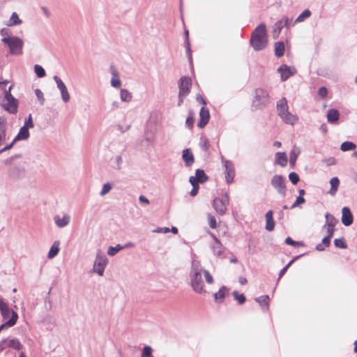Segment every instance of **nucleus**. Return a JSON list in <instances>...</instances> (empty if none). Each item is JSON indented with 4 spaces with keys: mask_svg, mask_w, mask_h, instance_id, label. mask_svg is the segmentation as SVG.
Returning <instances> with one entry per match:
<instances>
[{
    "mask_svg": "<svg viewBox=\"0 0 357 357\" xmlns=\"http://www.w3.org/2000/svg\"><path fill=\"white\" fill-rule=\"evenodd\" d=\"M266 27L264 23L259 24L252 31L250 43L255 51H261L267 45Z\"/></svg>",
    "mask_w": 357,
    "mask_h": 357,
    "instance_id": "f257e3e1",
    "label": "nucleus"
},
{
    "mask_svg": "<svg viewBox=\"0 0 357 357\" xmlns=\"http://www.w3.org/2000/svg\"><path fill=\"white\" fill-rule=\"evenodd\" d=\"M22 154H15L4 160L3 163L6 165H10L8 170V178L13 181H17L23 178L26 175L25 168L23 164L19 163L14 165L13 162L17 158H21Z\"/></svg>",
    "mask_w": 357,
    "mask_h": 357,
    "instance_id": "f03ea898",
    "label": "nucleus"
},
{
    "mask_svg": "<svg viewBox=\"0 0 357 357\" xmlns=\"http://www.w3.org/2000/svg\"><path fill=\"white\" fill-rule=\"evenodd\" d=\"M202 268L200 262L197 260H192L191 264L189 278L190 285L192 289L197 293H202L204 287V282L202 276Z\"/></svg>",
    "mask_w": 357,
    "mask_h": 357,
    "instance_id": "7ed1b4c3",
    "label": "nucleus"
},
{
    "mask_svg": "<svg viewBox=\"0 0 357 357\" xmlns=\"http://www.w3.org/2000/svg\"><path fill=\"white\" fill-rule=\"evenodd\" d=\"M1 42L9 48L10 54L20 56L23 54L24 41L18 36H6Z\"/></svg>",
    "mask_w": 357,
    "mask_h": 357,
    "instance_id": "20e7f679",
    "label": "nucleus"
},
{
    "mask_svg": "<svg viewBox=\"0 0 357 357\" xmlns=\"http://www.w3.org/2000/svg\"><path fill=\"white\" fill-rule=\"evenodd\" d=\"M13 86H10L8 90H5L3 108L10 114H15L17 112L18 100L11 94Z\"/></svg>",
    "mask_w": 357,
    "mask_h": 357,
    "instance_id": "39448f33",
    "label": "nucleus"
},
{
    "mask_svg": "<svg viewBox=\"0 0 357 357\" xmlns=\"http://www.w3.org/2000/svg\"><path fill=\"white\" fill-rule=\"evenodd\" d=\"M229 202V195L226 192L223 194L221 197H215L213 200V206L219 215H223L226 213L227 206Z\"/></svg>",
    "mask_w": 357,
    "mask_h": 357,
    "instance_id": "423d86ee",
    "label": "nucleus"
},
{
    "mask_svg": "<svg viewBox=\"0 0 357 357\" xmlns=\"http://www.w3.org/2000/svg\"><path fill=\"white\" fill-rule=\"evenodd\" d=\"M271 184L279 195H280L282 197H286L287 188L284 176L280 174L274 175L271 180Z\"/></svg>",
    "mask_w": 357,
    "mask_h": 357,
    "instance_id": "0eeeda50",
    "label": "nucleus"
},
{
    "mask_svg": "<svg viewBox=\"0 0 357 357\" xmlns=\"http://www.w3.org/2000/svg\"><path fill=\"white\" fill-rule=\"evenodd\" d=\"M268 102V94L262 89L255 90V99L252 102V109H258L262 105H266Z\"/></svg>",
    "mask_w": 357,
    "mask_h": 357,
    "instance_id": "6e6552de",
    "label": "nucleus"
},
{
    "mask_svg": "<svg viewBox=\"0 0 357 357\" xmlns=\"http://www.w3.org/2000/svg\"><path fill=\"white\" fill-rule=\"evenodd\" d=\"M108 264V259L105 255L98 253L93 264V271L98 275H103L105 268Z\"/></svg>",
    "mask_w": 357,
    "mask_h": 357,
    "instance_id": "1a4fd4ad",
    "label": "nucleus"
},
{
    "mask_svg": "<svg viewBox=\"0 0 357 357\" xmlns=\"http://www.w3.org/2000/svg\"><path fill=\"white\" fill-rule=\"evenodd\" d=\"M222 162L225 167V174L226 182L228 184L231 183L234 181L235 176V169L232 161L225 159L222 157Z\"/></svg>",
    "mask_w": 357,
    "mask_h": 357,
    "instance_id": "9d476101",
    "label": "nucleus"
},
{
    "mask_svg": "<svg viewBox=\"0 0 357 357\" xmlns=\"http://www.w3.org/2000/svg\"><path fill=\"white\" fill-rule=\"evenodd\" d=\"M278 72L280 74V79L282 82L287 80L290 77L296 73V69L293 66H289L286 64L281 65L278 68Z\"/></svg>",
    "mask_w": 357,
    "mask_h": 357,
    "instance_id": "9b49d317",
    "label": "nucleus"
},
{
    "mask_svg": "<svg viewBox=\"0 0 357 357\" xmlns=\"http://www.w3.org/2000/svg\"><path fill=\"white\" fill-rule=\"evenodd\" d=\"M53 79L56 82L57 88L61 92L63 101L66 103L69 102L70 97L65 83L57 75H54L53 77Z\"/></svg>",
    "mask_w": 357,
    "mask_h": 357,
    "instance_id": "f8f14e48",
    "label": "nucleus"
},
{
    "mask_svg": "<svg viewBox=\"0 0 357 357\" xmlns=\"http://www.w3.org/2000/svg\"><path fill=\"white\" fill-rule=\"evenodd\" d=\"M208 180V176L202 169H197L195 171V175L189 178L190 183H197L202 184Z\"/></svg>",
    "mask_w": 357,
    "mask_h": 357,
    "instance_id": "ddd939ff",
    "label": "nucleus"
},
{
    "mask_svg": "<svg viewBox=\"0 0 357 357\" xmlns=\"http://www.w3.org/2000/svg\"><path fill=\"white\" fill-rule=\"evenodd\" d=\"M192 86V80L190 77L183 76L178 80V93L180 94H188Z\"/></svg>",
    "mask_w": 357,
    "mask_h": 357,
    "instance_id": "4468645a",
    "label": "nucleus"
},
{
    "mask_svg": "<svg viewBox=\"0 0 357 357\" xmlns=\"http://www.w3.org/2000/svg\"><path fill=\"white\" fill-rule=\"evenodd\" d=\"M341 221L343 225L349 227L354 222V216L348 206H344L342 208V218Z\"/></svg>",
    "mask_w": 357,
    "mask_h": 357,
    "instance_id": "2eb2a0df",
    "label": "nucleus"
},
{
    "mask_svg": "<svg viewBox=\"0 0 357 357\" xmlns=\"http://www.w3.org/2000/svg\"><path fill=\"white\" fill-rule=\"evenodd\" d=\"M210 119V112L208 108L202 107L199 111V120L197 127L199 128H204L208 123Z\"/></svg>",
    "mask_w": 357,
    "mask_h": 357,
    "instance_id": "dca6fc26",
    "label": "nucleus"
},
{
    "mask_svg": "<svg viewBox=\"0 0 357 357\" xmlns=\"http://www.w3.org/2000/svg\"><path fill=\"white\" fill-rule=\"evenodd\" d=\"M182 159L186 167H190L195 162V156L191 149H185L182 152Z\"/></svg>",
    "mask_w": 357,
    "mask_h": 357,
    "instance_id": "f3484780",
    "label": "nucleus"
},
{
    "mask_svg": "<svg viewBox=\"0 0 357 357\" xmlns=\"http://www.w3.org/2000/svg\"><path fill=\"white\" fill-rule=\"evenodd\" d=\"M7 120L0 116V146L6 144L7 139Z\"/></svg>",
    "mask_w": 357,
    "mask_h": 357,
    "instance_id": "a211bd4d",
    "label": "nucleus"
},
{
    "mask_svg": "<svg viewBox=\"0 0 357 357\" xmlns=\"http://www.w3.org/2000/svg\"><path fill=\"white\" fill-rule=\"evenodd\" d=\"M229 291V289L226 286H222L219 291L213 294L214 300L218 303H222L226 296V294Z\"/></svg>",
    "mask_w": 357,
    "mask_h": 357,
    "instance_id": "6ab92c4d",
    "label": "nucleus"
},
{
    "mask_svg": "<svg viewBox=\"0 0 357 357\" xmlns=\"http://www.w3.org/2000/svg\"><path fill=\"white\" fill-rule=\"evenodd\" d=\"M266 218V227L265 229L268 231H272L275 228V221L273 220V211L272 210H269L266 212L265 215Z\"/></svg>",
    "mask_w": 357,
    "mask_h": 357,
    "instance_id": "aec40b11",
    "label": "nucleus"
},
{
    "mask_svg": "<svg viewBox=\"0 0 357 357\" xmlns=\"http://www.w3.org/2000/svg\"><path fill=\"white\" fill-rule=\"evenodd\" d=\"M340 114L336 109H330L327 112V121L328 123L335 124L337 123L340 119Z\"/></svg>",
    "mask_w": 357,
    "mask_h": 357,
    "instance_id": "412c9836",
    "label": "nucleus"
},
{
    "mask_svg": "<svg viewBox=\"0 0 357 357\" xmlns=\"http://www.w3.org/2000/svg\"><path fill=\"white\" fill-rule=\"evenodd\" d=\"M213 238L215 241V243L211 246L213 252L215 255L220 256L225 251V247L215 236H213Z\"/></svg>",
    "mask_w": 357,
    "mask_h": 357,
    "instance_id": "4be33fe9",
    "label": "nucleus"
},
{
    "mask_svg": "<svg viewBox=\"0 0 357 357\" xmlns=\"http://www.w3.org/2000/svg\"><path fill=\"white\" fill-rule=\"evenodd\" d=\"M56 225L59 228H63L67 226L70 220V218L68 215L64 214L62 218L56 215L54 218Z\"/></svg>",
    "mask_w": 357,
    "mask_h": 357,
    "instance_id": "5701e85b",
    "label": "nucleus"
},
{
    "mask_svg": "<svg viewBox=\"0 0 357 357\" xmlns=\"http://www.w3.org/2000/svg\"><path fill=\"white\" fill-rule=\"evenodd\" d=\"M277 110L280 117L289 111L287 101L285 98L283 97L277 102Z\"/></svg>",
    "mask_w": 357,
    "mask_h": 357,
    "instance_id": "b1692460",
    "label": "nucleus"
},
{
    "mask_svg": "<svg viewBox=\"0 0 357 357\" xmlns=\"http://www.w3.org/2000/svg\"><path fill=\"white\" fill-rule=\"evenodd\" d=\"M30 133L29 129L22 126L17 135L14 137V142H17L20 140H26L29 137Z\"/></svg>",
    "mask_w": 357,
    "mask_h": 357,
    "instance_id": "393cba45",
    "label": "nucleus"
},
{
    "mask_svg": "<svg viewBox=\"0 0 357 357\" xmlns=\"http://www.w3.org/2000/svg\"><path fill=\"white\" fill-rule=\"evenodd\" d=\"M255 301L258 303L263 311H267L268 310L270 298L268 295H264L255 298Z\"/></svg>",
    "mask_w": 357,
    "mask_h": 357,
    "instance_id": "a878e982",
    "label": "nucleus"
},
{
    "mask_svg": "<svg viewBox=\"0 0 357 357\" xmlns=\"http://www.w3.org/2000/svg\"><path fill=\"white\" fill-rule=\"evenodd\" d=\"M112 77L111 79V85L114 88L118 89L121 86V81L119 77L118 73L114 69V66H111Z\"/></svg>",
    "mask_w": 357,
    "mask_h": 357,
    "instance_id": "bb28decb",
    "label": "nucleus"
},
{
    "mask_svg": "<svg viewBox=\"0 0 357 357\" xmlns=\"http://www.w3.org/2000/svg\"><path fill=\"white\" fill-rule=\"evenodd\" d=\"M184 34H185V52L187 54L188 61L192 65V56L191 50H190V46L188 30L185 29L184 31Z\"/></svg>",
    "mask_w": 357,
    "mask_h": 357,
    "instance_id": "cd10ccee",
    "label": "nucleus"
},
{
    "mask_svg": "<svg viewBox=\"0 0 357 357\" xmlns=\"http://www.w3.org/2000/svg\"><path fill=\"white\" fill-rule=\"evenodd\" d=\"M284 51H285V46H284V43L283 41H278L275 43L274 52H275V55L277 57H278V58L282 57L284 54Z\"/></svg>",
    "mask_w": 357,
    "mask_h": 357,
    "instance_id": "c85d7f7f",
    "label": "nucleus"
},
{
    "mask_svg": "<svg viewBox=\"0 0 357 357\" xmlns=\"http://www.w3.org/2000/svg\"><path fill=\"white\" fill-rule=\"evenodd\" d=\"M275 162L281 167H285L287 164V156L285 152H277L275 154Z\"/></svg>",
    "mask_w": 357,
    "mask_h": 357,
    "instance_id": "c756f323",
    "label": "nucleus"
},
{
    "mask_svg": "<svg viewBox=\"0 0 357 357\" xmlns=\"http://www.w3.org/2000/svg\"><path fill=\"white\" fill-rule=\"evenodd\" d=\"M59 245H60L59 241H55L54 242V243L52 244V245L51 246V248L48 252L47 257L49 259H53L58 255V253L59 252Z\"/></svg>",
    "mask_w": 357,
    "mask_h": 357,
    "instance_id": "7c9ffc66",
    "label": "nucleus"
},
{
    "mask_svg": "<svg viewBox=\"0 0 357 357\" xmlns=\"http://www.w3.org/2000/svg\"><path fill=\"white\" fill-rule=\"evenodd\" d=\"M22 22V20L19 17L16 12H13L6 23L8 26H13L20 24Z\"/></svg>",
    "mask_w": 357,
    "mask_h": 357,
    "instance_id": "2f4dec72",
    "label": "nucleus"
},
{
    "mask_svg": "<svg viewBox=\"0 0 357 357\" xmlns=\"http://www.w3.org/2000/svg\"><path fill=\"white\" fill-rule=\"evenodd\" d=\"M280 118L283 120L285 123L294 125L295 122L298 120L297 117L293 114H291L289 111L285 113Z\"/></svg>",
    "mask_w": 357,
    "mask_h": 357,
    "instance_id": "473e14b6",
    "label": "nucleus"
},
{
    "mask_svg": "<svg viewBox=\"0 0 357 357\" xmlns=\"http://www.w3.org/2000/svg\"><path fill=\"white\" fill-rule=\"evenodd\" d=\"M283 28V21L280 20L277 21L273 27V36L274 39L278 38L282 29Z\"/></svg>",
    "mask_w": 357,
    "mask_h": 357,
    "instance_id": "72a5a7b5",
    "label": "nucleus"
},
{
    "mask_svg": "<svg viewBox=\"0 0 357 357\" xmlns=\"http://www.w3.org/2000/svg\"><path fill=\"white\" fill-rule=\"evenodd\" d=\"M326 223L324 227L328 226L329 227H335L338 220L329 213L325 214Z\"/></svg>",
    "mask_w": 357,
    "mask_h": 357,
    "instance_id": "f704fd0d",
    "label": "nucleus"
},
{
    "mask_svg": "<svg viewBox=\"0 0 357 357\" xmlns=\"http://www.w3.org/2000/svg\"><path fill=\"white\" fill-rule=\"evenodd\" d=\"M356 148V145L353 142L350 141H345L342 142L340 145V150L342 151H353Z\"/></svg>",
    "mask_w": 357,
    "mask_h": 357,
    "instance_id": "c9c22d12",
    "label": "nucleus"
},
{
    "mask_svg": "<svg viewBox=\"0 0 357 357\" xmlns=\"http://www.w3.org/2000/svg\"><path fill=\"white\" fill-rule=\"evenodd\" d=\"M8 347L17 351L21 350L23 347L20 341L17 338H13L10 340L8 344Z\"/></svg>",
    "mask_w": 357,
    "mask_h": 357,
    "instance_id": "e433bc0d",
    "label": "nucleus"
},
{
    "mask_svg": "<svg viewBox=\"0 0 357 357\" xmlns=\"http://www.w3.org/2000/svg\"><path fill=\"white\" fill-rule=\"evenodd\" d=\"M234 299L236 301L238 304L243 305L246 301V297L243 294H240L238 291L235 290L232 292Z\"/></svg>",
    "mask_w": 357,
    "mask_h": 357,
    "instance_id": "4c0bfd02",
    "label": "nucleus"
},
{
    "mask_svg": "<svg viewBox=\"0 0 357 357\" xmlns=\"http://www.w3.org/2000/svg\"><path fill=\"white\" fill-rule=\"evenodd\" d=\"M195 119H194V112L192 109H189L188 115L185 120V126L189 129H192L194 126Z\"/></svg>",
    "mask_w": 357,
    "mask_h": 357,
    "instance_id": "58836bf2",
    "label": "nucleus"
},
{
    "mask_svg": "<svg viewBox=\"0 0 357 357\" xmlns=\"http://www.w3.org/2000/svg\"><path fill=\"white\" fill-rule=\"evenodd\" d=\"M120 97L122 101L126 102H130L132 99L131 93L126 89H121Z\"/></svg>",
    "mask_w": 357,
    "mask_h": 357,
    "instance_id": "ea45409f",
    "label": "nucleus"
},
{
    "mask_svg": "<svg viewBox=\"0 0 357 357\" xmlns=\"http://www.w3.org/2000/svg\"><path fill=\"white\" fill-rule=\"evenodd\" d=\"M0 312L3 319H8L10 316L11 317L14 315L15 313H17L15 311L10 309L9 306H7L6 307L0 310Z\"/></svg>",
    "mask_w": 357,
    "mask_h": 357,
    "instance_id": "a19ab883",
    "label": "nucleus"
},
{
    "mask_svg": "<svg viewBox=\"0 0 357 357\" xmlns=\"http://www.w3.org/2000/svg\"><path fill=\"white\" fill-rule=\"evenodd\" d=\"M34 73L38 78H43L45 77L46 72L44 68L38 64H36L33 67Z\"/></svg>",
    "mask_w": 357,
    "mask_h": 357,
    "instance_id": "79ce46f5",
    "label": "nucleus"
},
{
    "mask_svg": "<svg viewBox=\"0 0 357 357\" xmlns=\"http://www.w3.org/2000/svg\"><path fill=\"white\" fill-rule=\"evenodd\" d=\"M284 242L287 245L294 247H303L305 245V243L303 241H296L289 236L285 238Z\"/></svg>",
    "mask_w": 357,
    "mask_h": 357,
    "instance_id": "37998d69",
    "label": "nucleus"
},
{
    "mask_svg": "<svg viewBox=\"0 0 357 357\" xmlns=\"http://www.w3.org/2000/svg\"><path fill=\"white\" fill-rule=\"evenodd\" d=\"M334 245L337 248H340V249L347 248V243H346V241L343 237L339 238H335L334 240Z\"/></svg>",
    "mask_w": 357,
    "mask_h": 357,
    "instance_id": "c03bdc74",
    "label": "nucleus"
},
{
    "mask_svg": "<svg viewBox=\"0 0 357 357\" xmlns=\"http://www.w3.org/2000/svg\"><path fill=\"white\" fill-rule=\"evenodd\" d=\"M123 248L124 247L120 244H118L116 246H109L107 249V255L109 256H114L118 252Z\"/></svg>",
    "mask_w": 357,
    "mask_h": 357,
    "instance_id": "a18cd8bd",
    "label": "nucleus"
},
{
    "mask_svg": "<svg viewBox=\"0 0 357 357\" xmlns=\"http://www.w3.org/2000/svg\"><path fill=\"white\" fill-rule=\"evenodd\" d=\"M153 349L151 346L146 345L143 347L140 357H154L152 355Z\"/></svg>",
    "mask_w": 357,
    "mask_h": 357,
    "instance_id": "49530a36",
    "label": "nucleus"
},
{
    "mask_svg": "<svg viewBox=\"0 0 357 357\" xmlns=\"http://www.w3.org/2000/svg\"><path fill=\"white\" fill-rule=\"evenodd\" d=\"M311 15V11L309 9L304 10L296 19V22L303 21L305 18Z\"/></svg>",
    "mask_w": 357,
    "mask_h": 357,
    "instance_id": "de8ad7c7",
    "label": "nucleus"
},
{
    "mask_svg": "<svg viewBox=\"0 0 357 357\" xmlns=\"http://www.w3.org/2000/svg\"><path fill=\"white\" fill-rule=\"evenodd\" d=\"M199 146L202 151H207L210 148V144L208 143V139L206 138L201 137Z\"/></svg>",
    "mask_w": 357,
    "mask_h": 357,
    "instance_id": "09e8293b",
    "label": "nucleus"
},
{
    "mask_svg": "<svg viewBox=\"0 0 357 357\" xmlns=\"http://www.w3.org/2000/svg\"><path fill=\"white\" fill-rule=\"evenodd\" d=\"M288 178L293 185H296L300 181L298 174L295 172H291L289 174Z\"/></svg>",
    "mask_w": 357,
    "mask_h": 357,
    "instance_id": "8fccbe9b",
    "label": "nucleus"
},
{
    "mask_svg": "<svg viewBox=\"0 0 357 357\" xmlns=\"http://www.w3.org/2000/svg\"><path fill=\"white\" fill-rule=\"evenodd\" d=\"M112 188V184L109 182L103 184L101 191L100 192V196H104L107 194Z\"/></svg>",
    "mask_w": 357,
    "mask_h": 357,
    "instance_id": "3c124183",
    "label": "nucleus"
},
{
    "mask_svg": "<svg viewBox=\"0 0 357 357\" xmlns=\"http://www.w3.org/2000/svg\"><path fill=\"white\" fill-rule=\"evenodd\" d=\"M35 94H36L40 105H43L44 102H45V98H44L43 93L42 92V91L39 89H35Z\"/></svg>",
    "mask_w": 357,
    "mask_h": 357,
    "instance_id": "603ef678",
    "label": "nucleus"
},
{
    "mask_svg": "<svg viewBox=\"0 0 357 357\" xmlns=\"http://www.w3.org/2000/svg\"><path fill=\"white\" fill-rule=\"evenodd\" d=\"M305 202V199L303 197L298 196L296 199V201L294 204L290 206V208H294L297 206H299L301 204H304Z\"/></svg>",
    "mask_w": 357,
    "mask_h": 357,
    "instance_id": "864d4df0",
    "label": "nucleus"
},
{
    "mask_svg": "<svg viewBox=\"0 0 357 357\" xmlns=\"http://www.w3.org/2000/svg\"><path fill=\"white\" fill-rule=\"evenodd\" d=\"M34 123L32 120L31 114H29V116L25 119L24 124L23 127L26 128L27 129L33 128Z\"/></svg>",
    "mask_w": 357,
    "mask_h": 357,
    "instance_id": "5fc2aeb1",
    "label": "nucleus"
},
{
    "mask_svg": "<svg viewBox=\"0 0 357 357\" xmlns=\"http://www.w3.org/2000/svg\"><path fill=\"white\" fill-rule=\"evenodd\" d=\"M202 273L204 275L205 280H206V282L208 283V284H212L213 282V278L211 275L209 271L202 268Z\"/></svg>",
    "mask_w": 357,
    "mask_h": 357,
    "instance_id": "6e6d98bb",
    "label": "nucleus"
},
{
    "mask_svg": "<svg viewBox=\"0 0 357 357\" xmlns=\"http://www.w3.org/2000/svg\"><path fill=\"white\" fill-rule=\"evenodd\" d=\"M123 163V159L121 155H117L115 157V165L114 166V168L120 170L122 167Z\"/></svg>",
    "mask_w": 357,
    "mask_h": 357,
    "instance_id": "4d7b16f0",
    "label": "nucleus"
},
{
    "mask_svg": "<svg viewBox=\"0 0 357 357\" xmlns=\"http://www.w3.org/2000/svg\"><path fill=\"white\" fill-rule=\"evenodd\" d=\"M291 266V264H290V262H288L281 270L279 272V274H278V281H279L282 278V276L286 273V272L287 271L288 268Z\"/></svg>",
    "mask_w": 357,
    "mask_h": 357,
    "instance_id": "13d9d810",
    "label": "nucleus"
},
{
    "mask_svg": "<svg viewBox=\"0 0 357 357\" xmlns=\"http://www.w3.org/2000/svg\"><path fill=\"white\" fill-rule=\"evenodd\" d=\"M190 184L192 186V188L191 191L190 192V195L192 197H195L198 193V191L199 189V185L197 184V183H190Z\"/></svg>",
    "mask_w": 357,
    "mask_h": 357,
    "instance_id": "bf43d9fd",
    "label": "nucleus"
},
{
    "mask_svg": "<svg viewBox=\"0 0 357 357\" xmlns=\"http://www.w3.org/2000/svg\"><path fill=\"white\" fill-rule=\"evenodd\" d=\"M299 154V151L296 153H294V151H291L290 153V155H289V163L291 165H295V162H296V160L298 158V155Z\"/></svg>",
    "mask_w": 357,
    "mask_h": 357,
    "instance_id": "052dcab7",
    "label": "nucleus"
},
{
    "mask_svg": "<svg viewBox=\"0 0 357 357\" xmlns=\"http://www.w3.org/2000/svg\"><path fill=\"white\" fill-rule=\"evenodd\" d=\"M16 142H14V139L12 140V142L8 144H6L2 149H0V154L3 153V152L8 151L11 149Z\"/></svg>",
    "mask_w": 357,
    "mask_h": 357,
    "instance_id": "680f3d73",
    "label": "nucleus"
},
{
    "mask_svg": "<svg viewBox=\"0 0 357 357\" xmlns=\"http://www.w3.org/2000/svg\"><path fill=\"white\" fill-rule=\"evenodd\" d=\"M208 220H209L210 227L212 229H215L217 227V222H216V220H215V217L209 215Z\"/></svg>",
    "mask_w": 357,
    "mask_h": 357,
    "instance_id": "e2e57ef3",
    "label": "nucleus"
},
{
    "mask_svg": "<svg viewBox=\"0 0 357 357\" xmlns=\"http://www.w3.org/2000/svg\"><path fill=\"white\" fill-rule=\"evenodd\" d=\"M323 162L327 166H331V165H334L336 163V159L333 157H330L324 160Z\"/></svg>",
    "mask_w": 357,
    "mask_h": 357,
    "instance_id": "0e129e2a",
    "label": "nucleus"
},
{
    "mask_svg": "<svg viewBox=\"0 0 357 357\" xmlns=\"http://www.w3.org/2000/svg\"><path fill=\"white\" fill-rule=\"evenodd\" d=\"M318 94L321 97V98H325L327 94H328V89L325 86H321L319 89V91H318Z\"/></svg>",
    "mask_w": 357,
    "mask_h": 357,
    "instance_id": "69168bd1",
    "label": "nucleus"
},
{
    "mask_svg": "<svg viewBox=\"0 0 357 357\" xmlns=\"http://www.w3.org/2000/svg\"><path fill=\"white\" fill-rule=\"evenodd\" d=\"M330 184H331V186L332 187H335V188H338L339 187V184H340V180L337 177H333L331 180H330Z\"/></svg>",
    "mask_w": 357,
    "mask_h": 357,
    "instance_id": "338daca9",
    "label": "nucleus"
},
{
    "mask_svg": "<svg viewBox=\"0 0 357 357\" xmlns=\"http://www.w3.org/2000/svg\"><path fill=\"white\" fill-rule=\"evenodd\" d=\"M331 237L328 236H326L322 238L321 243L325 245L326 248H328L331 245Z\"/></svg>",
    "mask_w": 357,
    "mask_h": 357,
    "instance_id": "774afa93",
    "label": "nucleus"
}]
</instances>
